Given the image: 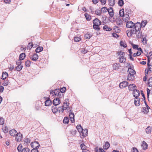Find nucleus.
<instances>
[{"label": "nucleus", "mask_w": 152, "mask_h": 152, "mask_svg": "<svg viewBox=\"0 0 152 152\" xmlns=\"http://www.w3.org/2000/svg\"><path fill=\"white\" fill-rule=\"evenodd\" d=\"M93 28L95 30H99L100 28L99 26L101 24V21L98 18H96L93 20Z\"/></svg>", "instance_id": "f257e3e1"}, {"label": "nucleus", "mask_w": 152, "mask_h": 152, "mask_svg": "<svg viewBox=\"0 0 152 152\" xmlns=\"http://www.w3.org/2000/svg\"><path fill=\"white\" fill-rule=\"evenodd\" d=\"M145 26V24L144 25H141L140 23L137 22L136 23H134V27L133 28L134 29L135 31H137L138 30L142 29L141 28H143Z\"/></svg>", "instance_id": "f03ea898"}, {"label": "nucleus", "mask_w": 152, "mask_h": 152, "mask_svg": "<svg viewBox=\"0 0 152 152\" xmlns=\"http://www.w3.org/2000/svg\"><path fill=\"white\" fill-rule=\"evenodd\" d=\"M123 18H118L116 20L117 25L119 27H121L123 25V24L124 23H123Z\"/></svg>", "instance_id": "7ed1b4c3"}, {"label": "nucleus", "mask_w": 152, "mask_h": 152, "mask_svg": "<svg viewBox=\"0 0 152 152\" xmlns=\"http://www.w3.org/2000/svg\"><path fill=\"white\" fill-rule=\"evenodd\" d=\"M135 34H136V36L138 39H140L142 37H143V35L145 34L142 29L135 31Z\"/></svg>", "instance_id": "20e7f679"}, {"label": "nucleus", "mask_w": 152, "mask_h": 152, "mask_svg": "<svg viewBox=\"0 0 152 152\" xmlns=\"http://www.w3.org/2000/svg\"><path fill=\"white\" fill-rule=\"evenodd\" d=\"M15 136V140L16 141L20 142L22 140L23 136L21 133L20 132L17 133Z\"/></svg>", "instance_id": "39448f33"}, {"label": "nucleus", "mask_w": 152, "mask_h": 152, "mask_svg": "<svg viewBox=\"0 0 152 152\" xmlns=\"http://www.w3.org/2000/svg\"><path fill=\"white\" fill-rule=\"evenodd\" d=\"M31 145L33 149H38L40 146V145L38 142L34 141L31 143Z\"/></svg>", "instance_id": "423d86ee"}, {"label": "nucleus", "mask_w": 152, "mask_h": 152, "mask_svg": "<svg viewBox=\"0 0 152 152\" xmlns=\"http://www.w3.org/2000/svg\"><path fill=\"white\" fill-rule=\"evenodd\" d=\"M126 33L127 36L129 37H130L132 36V34H135V31L134 30V29H132L130 30H127L126 31Z\"/></svg>", "instance_id": "0eeeda50"}, {"label": "nucleus", "mask_w": 152, "mask_h": 152, "mask_svg": "<svg viewBox=\"0 0 152 152\" xmlns=\"http://www.w3.org/2000/svg\"><path fill=\"white\" fill-rule=\"evenodd\" d=\"M134 23L131 21L127 22L126 23V27L127 28H132L134 27Z\"/></svg>", "instance_id": "6e6552de"}, {"label": "nucleus", "mask_w": 152, "mask_h": 152, "mask_svg": "<svg viewBox=\"0 0 152 152\" xmlns=\"http://www.w3.org/2000/svg\"><path fill=\"white\" fill-rule=\"evenodd\" d=\"M128 72H129V74L130 76L133 78H134V75L135 73L136 72L135 70L131 68H129L128 70Z\"/></svg>", "instance_id": "1a4fd4ad"}, {"label": "nucleus", "mask_w": 152, "mask_h": 152, "mask_svg": "<svg viewBox=\"0 0 152 152\" xmlns=\"http://www.w3.org/2000/svg\"><path fill=\"white\" fill-rule=\"evenodd\" d=\"M133 94L134 97L135 98H138V97L140 95V91L139 90L137 89H135L133 92Z\"/></svg>", "instance_id": "9d476101"}, {"label": "nucleus", "mask_w": 152, "mask_h": 152, "mask_svg": "<svg viewBox=\"0 0 152 152\" xmlns=\"http://www.w3.org/2000/svg\"><path fill=\"white\" fill-rule=\"evenodd\" d=\"M88 134V129H83L80 132V134L81 136L83 137V138L86 136Z\"/></svg>", "instance_id": "9b49d317"}, {"label": "nucleus", "mask_w": 152, "mask_h": 152, "mask_svg": "<svg viewBox=\"0 0 152 152\" xmlns=\"http://www.w3.org/2000/svg\"><path fill=\"white\" fill-rule=\"evenodd\" d=\"M128 85V83L126 81H123L120 83L119 87L121 88H123L126 87Z\"/></svg>", "instance_id": "f8f14e48"}, {"label": "nucleus", "mask_w": 152, "mask_h": 152, "mask_svg": "<svg viewBox=\"0 0 152 152\" xmlns=\"http://www.w3.org/2000/svg\"><path fill=\"white\" fill-rule=\"evenodd\" d=\"M61 103L59 99L58 98L55 99L53 101V104L54 106L58 105Z\"/></svg>", "instance_id": "ddd939ff"}, {"label": "nucleus", "mask_w": 152, "mask_h": 152, "mask_svg": "<svg viewBox=\"0 0 152 152\" xmlns=\"http://www.w3.org/2000/svg\"><path fill=\"white\" fill-rule=\"evenodd\" d=\"M38 56L36 53L33 54V55L30 56V58L33 61H36L38 58Z\"/></svg>", "instance_id": "4468645a"}, {"label": "nucleus", "mask_w": 152, "mask_h": 152, "mask_svg": "<svg viewBox=\"0 0 152 152\" xmlns=\"http://www.w3.org/2000/svg\"><path fill=\"white\" fill-rule=\"evenodd\" d=\"M107 11L108 12L110 16L111 17H113L114 15V12L113 9L112 7H110L108 9Z\"/></svg>", "instance_id": "2eb2a0df"}, {"label": "nucleus", "mask_w": 152, "mask_h": 152, "mask_svg": "<svg viewBox=\"0 0 152 152\" xmlns=\"http://www.w3.org/2000/svg\"><path fill=\"white\" fill-rule=\"evenodd\" d=\"M69 117L71 119V121L72 123H74L75 122V115L74 113H72V112L70 113L69 115Z\"/></svg>", "instance_id": "dca6fc26"}, {"label": "nucleus", "mask_w": 152, "mask_h": 152, "mask_svg": "<svg viewBox=\"0 0 152 152\" xmlns=\"http://www.w3.org/2000/svg\"><path fill=\"white\" fill-rule=\"evenodd\" d=\"M129 91H134V90L135 89H136V87L135 85L134 84H130L129 86Z\"/></svg>", "instance_id": "f3484780"}, {"label": "nucleus", "mask_w": 152, "mask_h": 152, "mask_svg": "<svg viewBox=\"0 0 152 152\" xmlns=\"http://www.w3.org/2000/svg\"><path fill=\"white\" fill-rule=\"evenodd\" d=\"M140 99L139 98H135L134 100V104L136 106L140 105Z\"/></svg>", "instance_id": "a211bd4d"}, {"label": "nucleus", "mask_w": 152, "mask_h": 152, "mask_svg": "<svg viewBox=\"0 0 152 152\" xmlns=\"http://www.w3.org/2000/svg\"><path fill=\"white\" fill-rule=\"evenodd\" d=\"M110 146V145L109 142L107 141L106 142H105V145H103V148L104 150H107L108 149Z\"/></svg>", "instance_id": "6ab92c4d"}, {"label": "nucleus", "mask_w": 152, "mask_h": 152, "mask_svg": "<svg viewBox=\"0 0 152 152\" xmlns=\"http://www.w3.org/2000/svg\"><path fill=\"white\" fill-rule=\"evenodd\" d=\"M122 18H123L124 21V20L125 22L126 23H127V22L130 21L129 20V16L128 14H125V15L124 16V17H123Z\"/></svg>", "instance_id": "aec40b11"}, {"label": "nucleus", "mask_w": 152, "mask_h": 152, "mask_svg": "<svg viewBox=\"0 0 152 152\" xmlns=\"http://www.w3.org/2000/svg\"><path fill=\"white\" fill-rule=\"evenodd\" d=\"M52 101L48 99L45 102V105L46 106H49L52 104Z\"/></svg>", "instance_id": "412c9836"}, {"label": "nucleus", "mask_w": 152, "mask_h": 152, "mask_svg": "<svg viewBox=\"0 0 152 152\" xmlns=\"http://www.w3.org/2000/svg\"><path fill=\"white\" fill-rule=\"evenodd\" d=\"M9 133L11 136H15L17 134L16 133V131L14 129H12L9 132Z\"/></svg>", "instance_id": "4be33fe9"}, {"label": "nucleus", "mask_w": 152, "mask_h": 152, "mask_svg": "<svg viewBox=\"0 0 152 152\" xmlns=\"http://www.w3.org/2000/svg\"><path fill=\"white\" fill-rule=\"evenodd\" d=\"M141 146L143 149H146L147 148L148 145L145 141H143L142 142Z\"/></svg>", "instance_id": "5701e85b"}, {"label": "nucleus", "mask_w": 152, "mask_h": 152, "mask_svg": "<svg viewBox=\"0 0 152 152\" xmlns=\"http://www.w3.org/2000/svg\"><path fill=\"white\" fill-rule=\"evenodd\" d=\"M150 108H148L147 107H143L142 108V112L145 114H147L149 112V109Z\"/></svg>", "instance_id": "b1692460"}, {"label": "nucleus", "mask_w": 152, "mask_h": 152, "mask_svg": "<svg viewBox=\"0 0 152 152\" xmlns=\"http://www.w3.org/2000/svg\"><path fill=\"white\" fill-rule=\"evenodd\" d=\"M119 58V62L121 63H124L126 62V58L124 56H120Z\"/></svg>", "instance_id": "393cba45"}, {"label": "nucleus", "mask_w": 152, "mask_h": 152, "mask_svg": "<svg viewBox=\"0 0 152 152\" xmlns=\"http://www.w3.org/2000/svg\"><path fill=\"white\" fill-rule=\"evenodd\" d=\"M147 35L146 34H145L144 35H143V37H144L142 38V42L143 45H145L147 44V40L146 39V37H147Z\"/></svg>", "instance_id": "a878e982"}, {"label": "nucleus", "mask_w": 152, "mask_h": 152, "mask_svg": "<svg viewBox=\"0 0 152 152\" xmlns=\"http://www.w3.org/2000/svg\"><path fill=\"white\" fill-rule=\"evenodd\" d=\"M23 67V65H22L21 66L18 65L14 69V70L15 71H20L22 69Z\"/></svg>", "instance_id": "bb28decb"}, {"label": "nucleus", "mask_w": 152, "mask_h": 152, "mask_svg": "<svg viewBox=\"0 0 152 152\" xmlns=\"http://www.w3.org/2000/svg\"><path fill=\"white\" fill-rule=\"evenodd\" d=\"M26 57L25 53H23L20 54L19 56V59L20 60H23Z\"/></svg>", "instance_id": "cd10ccee"}, {"label": "nucleus", "mask_w": 152, "mask_h": 152, "mask_svg": "<svg viewBox=\"0 0 152 152\" xmlns=\"http://www.w3.org/2000/svg\"><path fill=\"white\" fill-rule=\"evenodd\" d=\"M109 4L111 6H113L115 3V0H108Z\"/></svg>", "instance_id": "c85d7f7f"}, {"label": "nucleus", "mask_w": 152, "mask_h": 152, "mask_svg": "<svg viewBox=\"0 0 152 152\" xmlns=\"http://www.w3.org/2000/svg\"><path fill=\"white\" fill-rule=\"evenodd\" d=\"M103 29L107 31H110L112 30V28L109 27L107 25H105L103 27Z\"/></svg>", "instance_id": "c756f323"}, {"label": "nucleus", "mask_w": 152, "mask_h": 152, "mask_svg": "<svg viewBox=\"0 0 152 152\" xmlns=\"http://www.w3.org/2000/svg\"><path fill=\"white\" fill-rule=\"evenodd\" d=\"M76 128L80 134V132L83 130L81 125H77L76 126Z\"/></svg>", "instance_id": "7c9ffc66"}, {"label": "nucleus", "mask_w": 152, "mask_h": 152, "mask_svg": "<svg viewBox=\"0 0 152 152\" xmlns=\"http://www.w3.org/2000/svg\"><path fill=\"white\" fill-rule=\"evenodd\" d=\"M69 105V104L67 103V101H66L64 103V104L62 106L63 107L65 110H66L69 107L68 106Z\"/></svg>", "instance_id": "2f4dec72"}, {"label": "nucleus", "mask_w": 152, "mask_h": 152, "mask_svg": "<svg viewBox=\"0 0 152 152\" xmlns=\"http://www.w3.org/2000/svg\"><path fill=\"white\" fill-rule=\"evenodd\" d=\"M43 49V48L42 47L39 46L36 49L35 51L36 53H38L42 51Z\"/></svg>", "instance_id": "473e14b6"}, {"label": "nucleus", "mask_w": 152, "mask_h": 152, "mask_svg": "<svg viewBox=\"0 0 152 152\" xmlns=\"http://www.w3.org/2000/svg\"><path fill=\"white\" fill-rule=\"evenodd\" d=\"M120 66V65L119 64L115 63L113 64V68L114 69L116 70L118 69Z\"/></svg>", "instance_id": "72a5a7b5"}, {"label": "nucleus", "mask_w": 152, "mask_h": 152, "mask_svg": "<svg viewBox=\"0 0 152 152\" xmlns=\"http://www.w3.org/2000/svg\"><path fill=\"white\" fill-rule=\"evenodd\" d=\"M8 75L7 73L6 72H3L2 74L1 79L4 80L5 79L8 77Z\"/></svg>", "instance_id": "f704fd0d"}, {"label": "nucleus", "mask_w": 152, "mask_h": 152, "mask_svg": "<svg viewBox=\"0 0 152 152\" xmlns=\"http://www.w3.org/2000/svg\"><path fill=\"white\" fill-rule=\"evenodd\" d=\"M56 106H53L52 107V110L54 113H56L58 111L57 108Z\"/></svg>", "instance_id": "c9c22d12"}, {"label": "nucleus", "mask_w": 152, "mask_h": 152, "mask_svg": "<svg viewBox=\"0 0 152 152\" xmlns=\"http://www.w3.org/2000/svg\"><path fill=\"white\" fill-rule=\"evenodd\" d=\"M57 109L58 111L60 113H62L63 112L64 110H65L64 109L62 106L58 107Z\"/></svg>", "instance_id": "e433bc0d"}, {"label": "nucleus", "mask_w": 152, "mask_h": 152, "mask_svg": "<svg viewBox=\"0 0 152 152\" xmlns=\"http://www.w3.org/2000/svg\"><path fill=\"white\" fill-rule=\"evenodd\" d=\"M69 122V119L68 117H65L63 120V123L65 124H67Z\"/></svg>", "instance_id": "4c0bfd02"}, {"label": "nucleus", "mask_w": 152, "mask_h": 152, "mask_svg": "<svg viewBox=\"0 0 152 152\" xmlns=\"http://www.w3.org/2000/svg\"><path fill=\"white\" fill-rule=\"evenodd\" d=\"M124 9H122L120 10L119 11V15L121 17H124V15H125V14H124Z\"/></svg>", "instance_id": "58836bf2"}, {"label": "nucleus", "mask_w": 152, "mask_h": 152, "mask_svg": "<svg viewBox=\"0 0 152 152\" xmlns=\"http://www.w3.org/2000/svg\"><path fill=\"white\" fill-rule=\"evenodd\" d=\"M108 10V9L106 7H104L101 8V11L103 13H104L107 11Z\"/></svg>", "instance_id": "ea45409f"}, {"label": "nucleus", "mask_w": 152, "mask_h": 152, "mask_svg": "<svg viewBox=\"0 0 152 152\" xmlns=\"http://www.w3.org/2000/svg\"><path fill=\"white\" fill-rule=\"evenodd\" d=\"M118 5L120 6L121 7L124 4V2L123 0H119L118 2Z\"/></svg>", "instance_id": "a19ab883"}, {"label": "nucleus", "mask_w": 152, "mask_h": 152, "mask_svg": "<svg viewBox=\"0 0 152 152\" xmlns=\"http://www.w3.org/2000/svg\"><path fill=\"white\" fill-rule=\"evenodd\" d=\"M31 62L29 60H27L25 62V66L26 67H29L30 66Z\"/></svg>", "instance_id": "79ce46f5"}, {"label": "nucleus", "mask_w": 152, "mask_h": 152, "mask_svg": "<svg viewBox=\"0 0 152 152\" xmlns=\"http://www.w3.org/2000/svg\"><path fill=\"white\" fill-rule=\"evenodd\" d=\"M131 45L132 47V48L134 49L137 50L139 46L138 45L134 44L133 43H131Z\"/></svg>", "instance_id": "37998d69"}, {"label": "nucleus", "mask_w": 152, "mask_h": 152, "mask_svg": "<svg viewBox=\"0 0 152 152\" xmlns=\"http://www.w3.org/2000/svg\"><path fill=\"white\" fill-rule=\"evenodd\" d=\"M84 37L86 39H89L92 37V35L88 34H87L85 35Z\"/></svg>", "instance_id": "c03bdc74"}, {"label": "nucleus", "mask_w": 152, "mask_h": 152, "mask_svg": "<svg viewBox=\"0 0 152 152\" xmlns=\"http://www.w3.org/2000/svg\"><path fill=\"white\" fill-rule=\"evenodd\" d=\"M120 45L124 48H126L127 47V45L126 44H124V42L121 41L120 42Z\"/></svg>", "instance_id": "a18cd8bd"}, {"label": "nucleus", "mask_w": 152, "mask_h": 152, "mask_svg": "<svg viewBox=\"0 0 152 152\" xmlns=\"http://www.w3.org/2000/svg\"><path fill=\"white\" fill-rule=\"evenodd\" d=\"M145 132L146 133L148 134L151 133V130L150 129V126L148 127L145 129Z\"/></svg>", "instance_id": "49530a36"}, {"label": "nucleus", "mask_w": 152, "mask_h": 152, "mask_svg": "<svg viewBox=\"0 0 152 152\" xmlns=\"http://www.w3.org/2000/svg\"><path fill=\"white\" fill-rule=\"evenodd\" d=\"M2 129L3 130V132L5 133H6L8 132V129L7 126H6L4 127V128H3Z\"/></svg>", "instance_id": "de8ad7c7"}, {"label": "nucleus", "mask_w": 152, "mask_h": 152, "mask_svg": "<svg viewBox=\"0 0 152 152\" xmlns=\"http://www.w3.org/2000/svg\"><path fill=\"white\" fill-rule=\"evenodd\" d=\"M30 150L28 148H25L23 149L22 150V152H29Z\"/></svg>", "instance_id": "09e8293b"}, {"label": "nucleus", "mask_w": 152, "mask_h": 152, "mask_svg": "<svg viewBox=\"0 0 152 152\" xmlns=\"http://www.w3.org/2000/svg\"><path fill=\"white\" fill-rule=\"evenodd\" d=\"M141 54V52H139L138 51H137V53H133V56L134 57H135L136 56H140Z\"/></svg>", "instance_id": "8fccbe9b"}, {"label": "nucleus", "mask_w": 152, "mask_h": 152, "mask_svg": "<svg viewBox=\"0 0 152 152\" xmlns=\"http://www.w3.org/2000/svg\"><path fill=\"white\" fill-rule=\"evenodd\" d=\"M25 143H26V144H28L30 142V140L29 138H26L24 141Z\"/></svg>", "instance_id": "3c124183"}, {"label": "nucleus", "mask_w": 152, "mask_h": 152, "mask_svg": "<svg viewBox=\"0 0 152 152\" xmlns=\"http://www.w3.org/2000/svg\"><path fill=\"white\" fill-rule=\"evenodd\" d=\"M149 67H148V71L152 72V63L149 64Z\"/></svg>", "instance_id": "603ef678"}, {"label": "nucleus", "mask_w": 152, "mask_h": 152, "mask_svg": "<svg viewBox=\"0 0 152 152\" xmlns=\"http://www.w3.org/2000/svg\"><path fill=\"white\" fill-rule=\"evenodd\" d=\"M117 53L120 55V56H124L125 55V53L124 52L120 51L119 52H118Z\"/></svg>", "instance_id": "864d4df0"}, {"label": "nucleus", "mask_w": 152, "mask_h": 152, "mask_svg": "<svg viewBox=\"0 0 152 152\" xmlns=\"http://www.w3.org/2000/svg\"><path fill=\"white\" fill-rule=\"evenodd\" d=\"M101 10H97L95 11V13L97 15H101Z\"/></svg>", "instance_id": "5fc2aeb1"}, {"label": "nucleus", "mask_w": 152, "mask_h": 152, "mask_svg": "<svg viewBox=\"0 0 152 152\" xmlns=\"http://www.w3.org/2000/svg\"><path fill=\"white\" fill-rule=\"evenodd\" d=\"M80 147L81 149L83 150H84V149H86L87 148V147L83 143L81 144Z\"/></svg>", "instance_id": "6e6d98bb"}, {"label": "nucleus", "mask_w": 152, "mask_h": 152, "mask_svg": "<svg viewBox=\"0 0 152 152\" xmlns=\"http://www.w3.org/2000/svg\"><path fill=\"white\" fill-rule=\"evenodd\" d=\"M66 90V88L65 87H64L63 88H61L60 89V91L61 93H64V92Z\"/></svg>", "instance_id": "4d7b16f0"}, {"label": "nucleus", "mask_w": 152, "mask_h": 152, "mask_svg": "<svg viewBox=\"0 0 152 152\" xmlns=\"http://www.w3.org/2000/svg\"><path fill=\"white\" fill-rule=\"evenodd\" d=\"M85 17L86 18V19L87 20H90L91 18L90 17V16H89V15H88L87 13L85 14Z\"/></svg>", "instance_id": "13d9d810"}, {"label": "nucleus", "mask_w": 152, "mask_h": 152, "mask_svg": "<svg viewBox=\"0 0 152 152\" xmlns=\"http://www.w3.org/2000/svg\"><path fill=\"white\" fill-rule=\"evenodd\" d=\"M4 124V119L2 117L0 118V124L3 125Z\"/></svg>", "instance_id": "bf43d9fd"}, {"label": "nucleus", "mask_w": 152, "mask_h": 152, "mask_svg": "<svg viewBox=\"0 0 152 152\" xmlns=\"http://www.w3.org/2000/svg\"><path fill=\"white\" fill-rule=\"evenodd\" d=\"M21 61L22 60H20L19 59L16 62V64L18 65L21 66L22 65L21 64L22 63Z\"/></svg>", "instance_id": "052dcab7"}, {"label": "nucleus", "mask_w": 152, "mask_h": 152, "mask_svg": "<svg viewBox=\"0 0 152 152\" xmlns=\"http://www.w3.org/2000/svg\"><path fill=\"white\" fill-rule=\"evenodd\" d=\"M74 39L75 41L78 42L80 41L81 40V39L80 37H75Z\"/></svg>", "instance_id": "680f3d73"}, {"label": "nucleus", "mask_w": 152, "mask_h": 152, "mask_svg": "<svg viewBox=\"0 0 152 152\" xmlns=\"http://www.w3.org/2000/svg\"><path fill=\"white\" fill-rule=\"evenodd\" d=\"M134 78H133V77L129 75H128L127 79L129 81H132L133 79H134Z\"/></svg>", "instance_id": "e2e57ef3"}, {"label": "nucleus", "mask_w": 152, "mask_h": 152, "mask_svg": "<svg viewBox=\"0 0 152 152\" xmlns=\"http://www.w3.org/2000/svg\"><path fill=\"white\" fill-rule=\"evenodd\" d=\"M61 93V92L59 91V90H57L56 91V93H55V95L56 96H59L60 94Z\"/></svg>", "instance_id": "0e129e2a"}, {"label": "nucleus", "mask_w": 152, "mask_h": 152, "mask_svg": "<svg viewBox=\"0 0 152 152\" xmlns=\"http://www.w3.org/2000/svg\"><path fill=\"white\" fill-rule=\"evenodd\" d=\"M81 51V52L84 54L86 53L87 52V50L84 48L82 49Z\"/></svg>", "instance_id": "69168bd1"}, {"label": "nucleus", "mask_w": 152, "mask_h": 152, "mask_svg": "<svg viewBox=\"0 0 152 152\" xmlns=\"http://www.w3.org/2000/svg\"><path fill=\"white\" fill-rule=\"evenodd\" d=\"M150 59H152V52H150L149 53V56H147Z\"/></svg>", "instance_id": "338daca9"}, {"label": "nucleus", "mask_w": 152, "mask_h": 152, "mask_svg": "<svg viewBox=\"0 0 152 152\" xmlns=\"http://www.w3.org/2000/svg\"><path fill=\"white\" fill-rule=\"evenodd\" d=\"M31 152H39L37 149H33L31 151Z\"/></svg>", "instance_id": "774afa93"}]
</instances>
